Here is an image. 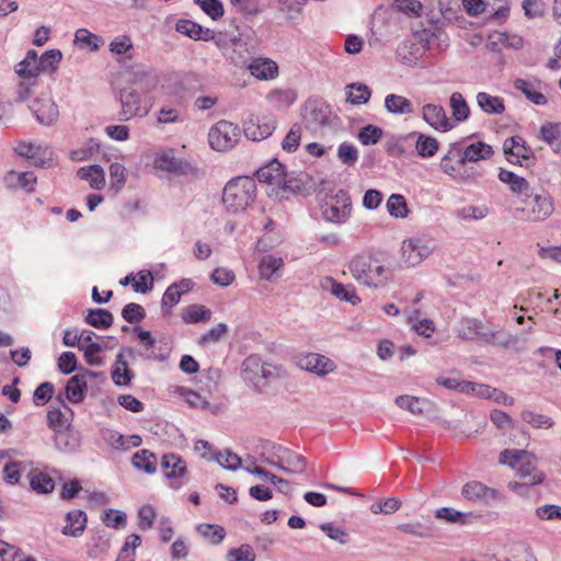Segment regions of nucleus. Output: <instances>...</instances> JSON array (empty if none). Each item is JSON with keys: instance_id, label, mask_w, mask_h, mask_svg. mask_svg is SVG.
Here are the masks:
<instances>
[{"instance_id": "f257e3e1", "label": "nucleus", "mask_w": 561, "mask_h": 561, "mask_svg": "<svg viewBox=\"0 0 561 561\" xmlns=\"http://www.w3.org/2000/svg\"><path fill=\"white\" fill-rule=\"evenodd\" d=\"M500 463L510 466L516 470L517 477L527 480L525 483H508V488L519 494H523L526 486L538 485L546 478L545 473L537 469L535 457L526 450L505 449L500 455Z\"/></svg>"}, {"instance_id": "f03ea898", "label": "nucleus", "mask_w": 561, "mask_h": 561, "mask_svg": "<svg viewBox=\"0 0 561 561\" xmlns=\"http://www.w3.org/2000/svg\"><path fill=\"white\" fill-rule=\"evenodd\" d=\"M348 270L357 283L373 288L383 287L392 275L379 259L370 254H358L353 257Z\"/></svg>"}, {"instance_id": "7ed1b4c3", "label": "nucleus", "mask_w": 561, "mask_h": 561, "mask_svg": "<svg viewBox=\"0 0 561 561\" xmlns=\"http://www.w3.org/2000/svg\"><path fill=\"white\" fill-rule=\"evenodd\" d=\"M456 333L462 340H479L485 344L504 348L512 347L519 341L517 335L510 334L501 329H486L482 321L473 318L462 319L456 328Z\"/></svg>"}, {"instance_id": "20e7f679", "label": "nucleus", "mask_w": 561, "mask_h": 561, "mask_svg": "<svg viewBox=\"0 0 561 561\" xmlns=\"http://www.w3.org/2000/svg\"><path fill=\"white\" fill-rule=\"evenodd\" d=\"M256 184L252 178L238 176L229 181L222 192V203L231 210H245L254 207Z\"/></svg>"}, {"instance_id": "39448f33", "label": "nucleus", "mask_w": 561, "mask_h": 561, "mask_svg": "<svg viewBox=\"0 0 561 561\" xmlns=\"http://www.w3.org/2000/svg\"><path fill=\"white\" fill-rule=\"evenodd\" d=\"M437 248V242L427 236H416L402 241L401 262L414 267L426 260Z\"/></svg>"}, {"instance_id": "423d86ee", "label": "nucleus", "mask_w": 561, "mask_h": 561, "mask_svg": "<svg viewBox=\"0 0 561 561\" xmlns=\"http://www.w3.org/2000/svg\"><path fill=\"white\" fill-rule=\"evenodd\" d=\"M243 380L255 389H260L270 379L275 378L273 367L262 360L259 355H249L241 365Z\"/></svg>"}, {"instance_id": "0eeeda50", "label": "nucleus", "mask_w": 561, "mask_h": 561, "mask_svg": "<svg viewBox=\"0 0 561 561\" xmlns=\"http://www.w3.org/2000/svg\"><path fill=\"white\" fill-rule=\"evenodd\" d=\"M240 128L228 121H219L208 133V141L213 149L226 151L236 146L239 141Z\"/></svg>"}, {"instance_id": "6e6552de", "label": "nucleus", "mask_w": 561, "mask_h": 561, "mask_svg": "<svg viewBox=\"0 0 561 561\" xmlns=\"http://www.w3.org/2000/svg\"><path fill=\"white\" fill-rule=\"evenodd\" d=\"M156 169L175 175L199 178L202 172L184 159L176 158L172 150L157 153L153 160Z\"/></svg>"}, {"instance_id": "1a4fd4ad", "label": "nucleus", "mask_w": 561, "mask_h": 561, "mask_svg": "<svg viewBox=\"0 0 561 561\" xmlns=\"http://www.w3.org/2000/svg\"><path fill=\"white\" fill-rule=\"evenodd\" d=\"M465 499L480 504L495 505L505 500L502 492L496 489L489 488L480 481L467 482L461 490Z\"/></svg>"}, {"instance_id": "9d476101", "label": "nucleus", "mask_w": 561, "mask_h": 561, "mask_svg": "<svg viewBox=\"0 0 561 561\" xmlns=\"http://www.w3.org/2000/svg\"><path fill=\"white\" fill-rule=\"evenodd\" d=\"M331 107L320 100H308L304 106L302 118L310 129H318L329 125Z\"/></svg>"}, {"instance_id": "9b49d317", "label": "nucleus", "mask_w": 561, "mask_h": 561, "mask_svg": "<svg viewBox=\"0 0 561 561\" xmlns=\"http://www.w3.org/2000/svg\"><path fill=\"white\" fill-rule=\"evenodd\" d=\"M161 468L164 477L170 481L173 490H179L184 484V478L187 474L185 461L176 454H165L161 459Z\"/></svg>"}, {"instance_id": "f8f14e48", "label": "nucleus", "mask_w": 561, "mask_h": 561, "mask_svg": "<svg viewBox=\"0 0 561 561\" xmlns=\"http://www.w3.org/2000/svg\"><path fill=\"white\" fill-rule=\"evenodd\" d=\"M13 150L20 157L32 160L36 167L45 168L53 163V150L48 146H36L32 142L18 141Z\"/></svg>"}, {"instance_id": "ddd939ff", "label": "nucleus", "mask_w": 561, "mask_h": 561, "mask_svg": "<svg viewBox=\"0 0 561 561\" xmlns=\"http://www.w3.org/2000/svg\"><path fill=\"white\" fill-rule=\"evenodd\" d=\"M227 58L237 67H248L252 60L254 49L241 36H233L226 48Z\"/></svg>"}, {"instance_id": "4468645a", "label": "nucleus", "mask_w": 561, "mask_h": 561, "mask_svg": "<svg viewBox=\"0 0 561 561\" xmlns=\"http://www.w3.org/2000/svg\"><path fill=\"white\" fill-rule=\"evenodd\" d=\"M423 119L435 130L448 131L455 127V123L447 117L442 105L428 103L422 107Z\"/></svg>"}, {"instance_id": "2eb2a0df", "label": "nucleus", "mask_w": 561, "mask_h": 561, "mask_svg": "<svg viewBox=\"0 0 561 561\" xmlns=\"http://www.w3.org/2000/svg\"><path fill=\"white\" fill-rule=\"evenodd\" d=\"M31 111L36 116L39 124L50 126L59 117L57 104L50 98H37L30 105Z\"/></svg>"}, {"instance_id": "dca6fc26", "label": "nucleus", "mask_w": 561, "mask_h": 561, "mask_svg": "<svg viewBox=\"0 0 561 561\" xmlns=\"http://www.w3.org/2000/svg\"><path fill=\"white\" fill-rule=\"evenodd\" d=\"M298 365L301 369L313 373L318 376H327L328 374L335 370L336 365L332 359L324 355L310 353L298 360Z\"/></svg>"}, {"instance_id": "f3484780", "label": "nucleus", "mask_w": 561, "mask_h": 561, "mask_svg": "<svg viewBox=\"0 0 561 561\" xmlns=\"http://www.w3.org/2000/svg\"><path fill=\"white\" fill-rule=\"evenodd\" d=\"M320 287L322 290L330 293L337 299L350 302L353 306L360 302V298L357 296L352 285H344L342 283H337L331 276H325L321 278Z\"/></svg>"}, {"instance_id": "a211bd4d", "label": "nucleus", "mask_w": 561, "mask_h": 561, "mask_svg": "<svg viewBox=\"0 0 561 561\" xmlns=\"http://www.w3.org/2000/svg\"><path fill=\"white\" fill-rule=\"evenodd\" d=\"M119 101L122 104V115L126 121L138 114H141V98L140 93L135 88H123L119 91Z\"/></svg>"}, {"instance_id": "6ab92c4d", "label": "nucleus", "mask_w": 561, "mask_h": 561, "mask_svg": "<svg viewBox=\"0 0 561 561\" xmlns=\"http://www.w3.org/2000/svg\"><path fill=\"white\" fill-rule=\"evenodd\" d=\"M126 355L133 356L134 350L130 347H124L116 356V360L112 370V379L116 386H128L133 378V374L128 369V364L125 359Z\"/></svg>"}, {"instance_id": "aec40b11", "label": "nucleus", "mask_w": 561, "mask_h": 561, "mask_svg": "<svg viewBox=\"0 0 561 561\" xmlns=\"http://www.w3.org/2000/svg\"><path fill=\"white\" fill-rule=\"evenodd\" d=\"M276 128L274 117L257 118L255 122L250 121L244 129L245 136L254 141L266 139Z\"/></svg>"}, {"instance_id": "412c9836", "label": "nucleus", "mask_w": 561, "mask_h": 561, "mask_svg": "<svg viewBox=\"0 0 561 561\" xmlns=\"http://www.w3.org/2000/svg\"><path fill=\"white\" fill-rule=\"evenodd\" d=\"M493 150L490 145L478 141L469 145L463 150L460 148L458 164L463 165L466 162H478L479 160L491 158Z\"/></svg>"}, {"instance_id": "4be33fe9", "label": "nucleus", "mask_w": 561, "mask_h": 561, "mask_svg": "<svg viewBox=\"0 0 561 561\" xmlns=\"http://www.w3.org/2000/svg\"><path fill=\"white\" fill-rule=\"evenodd\" d=\"M176 32L195 41H210L215 37V32L210 28H204L202 25L190 21L179 20L175 25Z\"/></svg>"}, {"instance_id": "5701e85b", "label": "nucleus", "mask_w": 561, "mask_h": 561, "mask_svg": "<svg viewBox=\"0 0 561 561\" xmlns=\"http://www.w3.org/2000/svg\"><path fill=\"white\" fill-rule=\"evenodd\" d=\"M88 523L87 514L81 510H73L66 515V525L61 529L65 536L79 537L83 534Z\"/></svg>"}, {"instance_id": "b1692460", "label": "nucleus", "mask_w": 561, "mask_h": 561, "mask_svg": "<svg viewBox=\"0 0 561 561\" xmlns=\"http://www.w3.org/2000/svg\"><path fill=\"white\" fill-rule=\"evenodd\" d=\"M284 268V261L271 254L264 255L259 263L261 278L273 282L280 277Z\"/></svg>"}, {"instance_id": "393cba45", "label": "nucleus", "mask_w": 561, "mask_h": 561, "mask_svg": "<svg viewBox=\"0 0 561 561\" xmlns=\"http://www.w3.org/2000/svg\"><path fill=\"white\" fill-rule=\"evenodd\" d=\"M4 183L10 188H22L31 192L36 184V176L33 172H18L11 170L5 174Z\"/></svg>"}, {"instance_id": "a878e982", "label": "nucleus", "mask_w": 561, "mask_h": 561, "mask_svg": "<svg viewBox=\"0 0 561 561\" xmlns=\"http://www.w3.org/2000/svg\"><path fill=\"white\" fill-rule=\"evenodd\" d=\"M251 73L261 80L273 79L278 71V66L275 61L268 58L252 59L248 67Z\"/></svg>"}, {"instance_id": "bb28decb", "label": "nucleus", "mask_w": 561, "mask_h": 561, "mask_svg": "<svg viewBox=\"0 0 561 561\" xmlns=\"http://www.w3.org/2000/svg\"><path fill=\"white\" fill-rule=\"evenodd\" d=\"M15 72L23 79L35 78L42 72L36 50L30 49L26 53L25 58L15 66Z\"/></svg>"}, {"instance_id": "cd10ccee", "label": "nucleus", "mask_w": 561, "mask_h": 561, "mask_svg": "<svg viewBox=\"0 0 561 561\" xmlns=\"http://www.w3.org/2000/svg\"><path fill=\"white\" fill-rule=\"evenodd\" d=\"M283 457L280 458L282 465L279 470L288 472V473H304L307 468V460L304 456L296 454L295 451L286 448L283 451Z\"/></svg>"}, {"instance_id": "c85d7f7f", "label": "nucleus", "mask_w": 561, "mask_h": 561, "mask_svg": "<svg viewBox=\"0 0 561 561\" xmlns=\"http://www.w3.org/2000/svg\"><path fill=\"white\" fill-rule=\"evenodd\" d=\"M284 172V167L277 160H273L256 171V178L260 182L277 187L279 181L283 180Z\"/></svg>"}, {"instance_id": "c756f323", "label": "nucleus", "mask_w": 561, "mask_h": 561, "mask_svg": "<svg viewBox=\"0 0 561 561\" xmlns=\"http://www.w3.org/2000/svg\"><path fill=\"white\" fill-rule=\"evenodd\" d=\"M84 321L99 330H106L112 327L114 317L106 310L101 308L88 309L84 316Z\"/></svg>"}, {"instance_id": "7c9ffc66", "label": "nucleus", "mask_w": 561, "mask_h": 561, "mask_svg": "<svg viewBox=\"0 0 561 561\" xmlns=\"http://www.w3.org/2000/svg\"><path fill=\"white\" fill-rule=\"evenodd\" d=\"M540 138L546 141L556 153H561V123L547 122L540 127Z\"/></svg>"}, {"instance_id": "2f4dec72", "label": "nucleus", "mask_w": 561, "mask_h": 561, "mask_svg": "<svg viewBox=\"0 0 561 561\" xmlns=\"http://www.w3.org/2000/svg\"><path fill=\"white\" fill-rule=\"evenodd\" d=\"M87 392V380L84 375L72 376L66 385V397L71 403L83 401Z\"/></svg>"}, {"instance_id": "473e14b6", "label": "nucleus", "mask_w": 561, "mask_h": 561, "mask_svg": "<svg viewBox=\"0 0 561 561\" xmlns=\"http://www.w3.org/2000/svg\"><path fill=\"white\" fill-rule=\"evenodd\" d=\"M477 103L489 115L502 114L505 111L504 100L486 92H479L477 94Z\"/></svg>"}, {"instance_id": "72a5a7b5", "label": "nucleus", "mask_w": 561, "mask_h": 561, "mask_svg": "<svg viewBox=\"0 0 561 561\" xmlns=\"http://www.w3.org/2000/svg\"><path fill=\"white\" fill-rule=\"evenodd\" d=\"M77 175L79 179L88 181L94 188H101L105 184V174L99 164L82 167L78 170Z\"/></svg>"}, {"instance_id": "f704fd0d", "label": "nucleus", "mask_w": 561, "mask_h": 561, "mask_svg": "<svg viewBox=\"0 0 561 561\" xmlns=\"http://www.w3.org/2000/svg\"><path fill=\"white\" fill-rule=\"evenodd\" d=\"M449 107L455 122H465L470 115V107L460 92L451 93Z\"/></svg>"}, {"instance_id": "c9c22d12", "label": "nucleus", "mask_w": 561, "mask_h": 561, "mask_svg": "<svg viewBox=\"0 0 561 561\" xmlns=\"http://www.w3.org/2000/svg\"><path fill=\"white\" fill-rule=\"evenodd\" d=\"M385 107L392 114L403 115L413 113L411 101L398 94H388L385 99Z\"/></svg>"}, {"instance_id": "e433bc0d", "label": "nucleus", "mask_w": 561, "mask_h": 561, "mask_svg": "<svg viewBox=\"0 0 561 561\" xmlns=\"http://www.w3.org/2000/svg\"><path fill=\"white\" fill-rule=\"evenodd\" d=\"M131 463L135 468L148 474H152L157 471V458L154 454L147 449L137 451L131 458Z\"/></svg>"}, {"instance_id": "4c0bfd02", "label": "nucleus", "mask_w": 561, "mask_h": 561, "mask_svg": "<svg viewBox=\"0 0 561 561\" xmlns=\"http://www.w3.org/2000/svg\"><path fill=\"white\" fill-rule=\"evenodd\" d=\"M305 188L304 182L297 178L287 179L284 173L283 180L279 181L277 187L272 188V194L280 195V198H288V194H298ZM271 195V193H268Z\"/></svg>"}, {"instance_id": "58836bf2", "label": "nucleus", "mask_w": 561, "mask_h": 561, "mask_svg": "<svg viewBox=\"0 0 561 561\" xmlns=\"http://www.w3.org/2000/svg\"><path fill=\"white\" fill-rule=\"evenodd\" d=\"M503 149L506 154H512L516 158L528 159L531 154L530 148L526 146L525 140L519 136L506 139Z\"/></svg>"}, {"instance_id": "ea45409f", "label": "nucleus", "mask_w": 561, "mask_h": 561, "mask_svg": "<svg viewBox=\"0 0 561 561\" xmlns=\"http://www.w3.org/2000/svg\"><path fill=\"white\" fill-rule=\"evenodd\" d=\"M514 88L520 91L536 105H545L548 102L547 98L541 92L537 91L534 84L529 81L518 78L514 81Z\"/></svg>"}, {"instance_id": "a19ab883", "label": "nucleus", "mask_w": 561, "mask_h": 561, "mask_svg": "<svg viewBox=\"0 0 561 561\" xmlns=\"http://www.w3.org/2000/svg\"><path fill=\"white\" fill-rule=\"evenodd\" d=\"M499 179L503 183L508 184L514 193L527 194V192L529 191L528 182L524 178L518 176L512 171L501 169L499 173Z\"/></svg>"}, {"instance_id": "79ce46f5", "label": "nucleus", "mask_w": 561, "mask_h": 561, "mask_svg": "<svg viewBox=\"0 0 561 561\" xmlns=\"http://www.w3.org/2000/svg\"><path fill=\"white\" fill-rule=\"evenodd\" d=\"M208 460L216 461L224 469L236 471L241 467V458L229 449L209 456Z\"/></svg>"}, {"instance_id": "37998d69", "label": "nucleus", "mask_w": 561, "mask_h": 561, "mask_svg": "<svg viewBox=\"0 0 561 561\" xmlns=\"http://www.w3.org/2000/svg\"><path fill=\"white\" fill-rule=\"evenodd\" d=\"M347 98L346 101L351 104H365L371 96L370 89L364 83H351L346 87Z\"/></svg>"}, {"instance_id": "c03bdc74", "label": "nucleus", "mask_w": 561, "mask_h": 561, "mask_svg": "<svg viewBox=\"0 0 561 561\" xmlns=\"http://www.w3.org/2000/svg\"><path fill=\"white\" fill-rule=\"evenodd\" d=\"M211 312L202 305H190L182 313L185 323H198L209 321Z\"/></svg>"}, {"instance_id": "a18cd8bd", "label": "nucleus", "mask_w": 561, "mask_h": 561, "mask_svg": "<svg viewBox=\"0 0 561 561\" xmlns=\"http://www.w3.org/2000/svg\"><path fill=\"white\" fill-rule=\"evenodd\" d=\"M30 486L33 491H35L37 493L47 494L54 490L55 482L46 473L31 472L30 473Z\"/></svg>"}, {"instance_id": "49530a36", "label": "nucleus", "mask_w": 561, "mask_h": 561, "mask_svg": "<svg viewBox=\"0 0 561 561\" xmlns=\"http://www.w3.org/2000/svg\"><path fill=\"white\" fill-rule=\"evenodd\" d=\"M55 446L60 451L71 453L79 447V439L70 431L58 430L55 435Z\"/></svg>"}, {"instance_id": "de8ad7c7", "label": "nucleus", "mask_w": 561, "mask_h": 561, "mask_svg": "<svg viewBox=\"0 0 561 561\" xmlns=\"http://www.w3.org/2000/svg\"><path fill=\"white\" fill-rule=\"evenodd\" d=\"M396 404L404 410H408L414 415H420L424 412L426 401L412 396H399L396 398Z\"/></svg>"}, {"instance_id": "09e8293b", "label": "nucleus", "mask_w": 561, "mask_h": 561, "mask_svg": "<svg viewBox=\"0 0 561 561\" xmlns=\"http://www.w3.org/2000/svg\"><path fill=\"white\" fill-rule=\"evenodd\" d=\"M415 149L419 156L423 158H430L437 152L438 141L434 137L426 136L424 134H417Z\"/></svg>"}, {"instance_id": "8fccbe9b", "label": "nucleus", "mask_w": 561, "mask_h": 561, "mask_svg": "<svg viewBox=\"0 0 561 561\" xmlns=\"http://www.w3.org/2000/svg\"><path fill=\"white\" fill-rule=\"evenodd\" d=\"M524 41L519 35L516 34H507V33H495L492 37V41L489 43L493 50L496 49L497 45L511 47L514 49H519L523 47Z\"/></svg>"}, {"instance_id": "3c124183", "label": "nucleus", "mask_w": 561, "mask_h": 561, "mask_svg": "<svg viewBox=\"0 0 561 561\" xmlns=\"http://www.w3.org/2000/svg\"><path fill=\"white\" fill-rule=\"evenodd\" d=\"M244 470L251 474L259 476L264 481H267L274 485L279 486V490L284 492L285 489L288 488L289 483L287 480L275 476L274 473L267 471L266 469L254 466V467H245Z\"/></svg>"}, {"instance_id": "603ef678", "label": "nucleus", "mask_w": 561, "mask_h": 561, "mask_svg": "<svg viewBox=\"0 0 561 561\" xmlns=\"http://www.w3.org/2000/svg\"><path fill=\"white\" fill-rule=\"evenodd\" d=\"M285 449L286 447L282 445L267 443L262 454V461L279 469L282 465L280 458L284 456L283 451H285Z\"/></svg>"}, {"instance_id": "864d4df0", "label": "nucleus", "mask_w": 561, "mask_h": 561, "mask_svg": "<svg viewBox=\"0 0 561 561\" xmlns=\"http://www.w3.org/2000/svg\"><path fill=\"white\" fill-rule=\"evenodd\" d=\"M522 420L535 428H550L553 425L551 417L545 414H538L530 410H524L520 414Z\"/></svg>"}, {"instance_id": "5fc2aeb1", "label": "nucleus", "mask_w": 561, "mask_h": 561, "mask_svg": "<svg viewBox=\"0 0 561 561\" xmlns=\"http://www.w3.org/2000/svg\"><path fill=\"white\" fill-rule=\"evenodd\" d=\"M26 465L23 461H9L3 467V481L10 485L19 483L21 471L24 470Z\"/></svg>"}, {"instance_id": "6e6d98bb", "label": "nucleus", "mask_w": 561, "mask_h": 561, "mask_svg": "<svg viewBox=\"0 0 561 561\" xmlns=\"http://www.w3.org/2000/svg\"><path fill=\"white\" fill-rule=\"evenodd\" d=\"M62 59V54L59 49H49L45 51L39 58H38V65L42 72L46 71H54L58 64Z\"/></svg>"}, {"instance_id": "4d7b16f0", "label": "nucleus", "mask_w": 561, "mask_h": 561, "mask_svg": "<svg viewBox=\"0 0 561 561\" xmlns=\"http://www.w3.org/2000/svg\"><path fill=\"white\" fill-rule=\"evenodd\" d=\"M534 514L542 522L561 520V506L556 504H543L536 507Z\"/></svg>"}, {"instance_id": "13d9d810", "label": "nucleus", "mask_w": 561, "mask_h": 561, "mask_svg": "<svg viewBox=\"0 0 561 561\" xmlns=\"http://www.w3.org/2000/svg\"><path fill=\"white\" fill-rule=\"evenodd\" d=\"M226 559L227 561H255L256 554L250 545H241L229 549Z\"/></svg>"}, {"instance_id": "bf43d9fd", "label": "nucleus", "mask_w": 561, "mask_h": 561, "mask_svg": "<svg viewBox=\"0 0 561 561\" xmlns=\"http://www.w3.org/2000/svg\"><path fill=\"white\" fill-rule=\"evenodd\" d=\"M197 529L204 538L214 545L221 542L226 536L225 529L218 525L201 524Z\"/></svg>"}, {"instance_id": "052dcab7", "label": "nucleus", "mask_w": 561, "mask_h": 561, "mask_svg": "<svg viewBox=\"0 0 561 561\" xmlns=\"http://www.w3.org/2000/svg\"><path fill=\"white\" fill-rule=\"evenodd\" d=\"M435 517L439 519H445L448 523H455L465 525L468 522V517L465 513L457 511L453 507H440L436 510Z\"/></svg>"}, {"instance_id": "680f3d73", "label": "nucleus", "mask_w": 561, "mask_h": 561, "mask_svg": "<svg viewBox=\"0 0 561 561\" xmlns=\"http://www.w3.org/2000/svg\"><path fill=\"white\" fill-rule=\"evenodd\" d=\"M228 333V327L225 323H219L216 327L209 329L206 333L201 335L198 340L199 345H208L211 343L219 342Z\"/></svg>"}, {"instance_id": "e2e57ef3", "label": "nucleus", "mask_w": 561, "mask_h": 561, "mask_svg": "<svg viewBox=\"0 0 561 561\" xmlns=\"http://www.w3.org/2000/svg\"><path fill=\"white\" fill-rule=\"evenodd\" d=\"M382 136V129L375 125H366L358 133V140L362 145H375Z\"/></svg>"}, {"instance_id": "0e129e2a", "label": "nucleus", "mask_w": 561, "mask_h": 561, "mask_svg": "<svg viewBox=\"0 0 561 561\" xmlns=\"http://www.w3.org/2000/svg\"><path fill=\"white\" fill-rule=\"evenodd\" d=\"M398 53L408 64L415 62L421 57L420 46L411 41H404L398 48Z\"/></svg>"}, {"instance_id": "69168bd1", "label": "nucleus", "mask_w": 561, "mask_h": 561, "mask_svg": "<svg viewBox=\"0 0 561 561\" xmlns=\"http://www.w3.org/2000/svg\"><path fill=\"white\" fill-rule=\"evenodd\" d=\"M153 288V276L150 271L141 270L137 273V279L133 283L135 293L146 294Z\"/></svg>"}, {"instance_id": "338daca9", "label": "nucleus", "mask_w": 561, "mask_h": 561, "mask_svg": "<svg viewBox=\"0 0 561 561\" xmlns=\"http://www.w3.org/2000/svg\"><path fill=\"white\" fill-rule=\"evenodd\" d=\"M194 2L213 20L224 15V7L219 0H194Z\"/></svg>"}, {"instance_id": "774afa93", "label": "nucleus", "mask_w": 561, "mask_h": 561, "mask_svg": "<svg viewBox=\"0 0 561 561\" xmlns=\"http://www.w3.org/2000/svg\"><path fill=\"white\" fill-rule=\"evenodd\" d=\"M145 316L144 307L135 302L127 304L122 310V317L128 323L140 322Z\"/></svg>"}]
</instances>
